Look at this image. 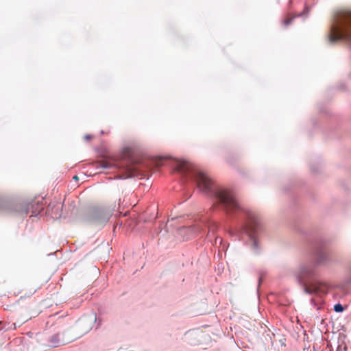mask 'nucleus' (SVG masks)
Here are the masks:
<instances>
[{
	"label": "nucleus",
	"instance_id": "obj_3",
	"mask_svg": "<svg viewBox=\"0 0 351 351\" xmlns=\"http://www.w3.org/2000/svg\"><path fill=\"white\" fill-rule=\"evenodd\" d=\"M328 39L330 43L344 40L351 46V10L341 9L334 13Z\"/></svg>",
	"mask_w": 351,
	"mask_h": 351
},
{
	"label": "nucleus",
	"instance_id": "obj_12",
	"mask_svg": "<svg viewBox=\"0 0 351 351\" xmlns=\"http://www.w3.org/2000/svg\"><path fill=\"white\" fill-rule=\"evenodd\" d=\"M84 138H85V139L88 140V139H90V138H91V136H90V135L87 134V135H86V136H85V137H84Z\"/></svg>",
	"mask_w": 351,
	"mask_h": 351
},
{
	"label": "nucleus",
	"instance_id": "obj_10",
	"mask_svg": "<svg viewBox=\"0 0 351 351\" xmlns=\"http://www.w3.org/2000/svg\"><path fill=\"white\" fill-rule=\"evenodd\" d=\"M304 13H305V14H306L308 13V8H305L304 10L302 13L298 14L296 16H302L303 14H304Z\"/></svg>",
	"mask_w": 351,
	"mask_h": 351
},
{
	"label": "nucleus",
	"instance_id": "obj_5",
	"mask_svg": "<svg viewBox=\"0 0 351 351\" xmlns=\"http://www.w3.org/2000/svg\"><path fill=\"white\" fill-rule=\"evenodd\" d=\"M96 324L97 328L101 324V320L97 317L96 313L84 316L79 319L77 323L72 326H67L68 331L71 337H74V341L88 333Z\"/></svg>",
	"mask_w": 351,
	"mask_h": 351
},
{
	"label": "nucleus",
	"instance_id": "obj_7",
	"mask_svg": "<svg viewBox=\"0 0 351 351\" xmlns=\"http://www.w3.org/2000/svg\"><path fill=\"white\" fill-rule=\"evenodd\" d=\"M251 250L255 254L259 253L258 243L255 238H251Z\"/></svg>",
	"mask_w": 351,
	"mask_h": 351
},
{
	"label": "nucleus",
	"instance_id": "obj_1",
	"mask_svg": "<svg viewBox=\"0 0 351 351\" xmlns=\"http://www.w3.org/2000/svg\"><path fill=\"white\" fill-rule=\"evenodd\" d=\"M175 169L181 173H190L191 178L195 180L200 192L214 197L219 206L228 215L234 213L243 214L244 219L247 226L254 230L258 225V219L254 213L243 208L239 203L234 192L228 189L216 186L212 180L203 171L193 169L191 164L184 159H177Z\"/></svg>",
	"mask_w": 351,
	"mask_h": 351
},
{
	"label": "nucleus",
	"instance_id": "obj_4",
	"mask_svg": "<svg viewBox=\"0 0 351 351\" xmlns=\"http://www.w3.org/2000/svg\"><path fill=\"white\" fill-rule=\"evenodd\" d=\"M68 328L62 327L60 331L51 332L50 331L43 333H37L36 340L43 347L55 348L74 341V337L67 332Z\"/></svg>",
	"mask_w": 351,
	"mask_h": 351
},
{
	"label": "nucleus",
	"instance_id": "obj_14",
	"mask_svg": "<svg viewBox=\"0 0 351 351\" xmlns=\"http://www.w3.org/2000/svg\"><path fill=\"white\" fill-rule=\"evenodd\" d=\"M73 179L75 180H78V177L77 176H73Z\"/></svg>",
	"mask_w": 351,
	"mask_h": 351
},
{
	"label": "nucleus",
	"instance_id": "obj_11",
	"mask_svg": "<svg viewBox=\"0 0 351 351\" xmlns=\"http://www.w3.org/2000/svg\"><path fill=\"white\" fill-rule=\"evenodd\" d=\"M101 167L103 169H110L111 167V165L110 164L105 163L101 165Z\"/></svg>",
	"mask_w": 351,
	"mask_h": 351
},
{
	"label": "nucleus",
	"instance_id": "obj_16",
	"mask_svg": "<svg viewBox=\"0 0 351 351\" xmlns=\"http://www.w3.org/2000/svg\"><path fill=\"white\" fill-rule=\"evenodd\" d=\"M186 228H185V227H182V228L180 230V231H183V230H186Z\"/></svg>",
	"mask_w": 351,
	"mask_h": 351
},
{
	"label": "nucleus",
	"instance_id": "obj_2",
	"mask_svg": "<svg viewBox=\"0 0 351 351\" xmlns=\"http://www.w3.org/2000/svg\"><path fill=\"white\" fill-rule=\"evenodd\" d=\"M328 261V254L319 251L317 253V258L314 265L302 263L299 265L295 276L298 285L302 288L305 293L312 295L318 291L320 284L316 278L315 267L320 266Z\"/></svg>",
	"mask_w": 351,
	"mask_h": 351
},
{
	"label": "nucleus",
	"instance_id": "obj_6",
	"mask_svg": "<svg viewBox=\"0 0 351 351\" xmlns=\"http://www.w3.org/2000/svg\"><path fill=\"white\" fill-rule=\"evenodd\" d=\"M111 214L104 209L95 210L91 220L97 224H105L110 219Z\"/></svg>",
	"mask_w": 351,
	"mask_h": 351
},
{
	"label": "nucleus",
	"instance_id": "obj_9",
	"mask_svg": "<svg viewBox=\"0 0 351 351\" xmlns=\"http://www.w3.org/2000/svg\"><path fill=\"white\" fill-rule=\"evenodd\" d=\"M293 20V18H290V19H288L284 21H283L284 25L287 26V25L291 24L292 23Z\"/></svg>",
	"mask_w": 351,
	"mask_h": 351
},
{
	"label": "nucleus",
	"instance_id": "obj_15",
	"mask_svg": "<svg viewBox=\"0 0 351 351\" xmlns=\"http://www.w3.org/2000/svg\"><path fill=\"white\" fill-rule=\"evenodd\" d=\"M61 217V214L60 213H57V218H59Z\"/></svg>",
	"mask_w": 351,
	"mask_h": 351
},
{
	"label": "nucleus",
	"instance_id": "obj_13",
	"mask_svg": "<svg viewBox=\"0 0 351 351\" xmlns=\"http://www.w3.org/2000/svg\"><path fill=\"white\" fill-rule=\"evenodd\" d=\"M61 210H62V206H58H58H57V210H58V211H59V210H60V211H61Z\"/></svg>",
	"mask_w": 351,
	"mask_h": 351
},
{
	"label": "nucleus",
	"instance_id": "obj_8",
	"mask_svg": "<svg viewBox=\"0 0 351 351\" xmlns=\"http://www.w3.org/2000/svg\"><path fill=\"white\" fill-rule=\"evenodd\" d=\"M344 310V308L343 306L341 304H336L335 306H334V311L336 312V313H341L343 312Z\"/></svg>",
	"mask_w": 351,
	"mask_h": 351
}]
</instances>
